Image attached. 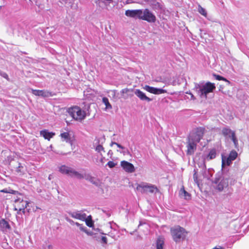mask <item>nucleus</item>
I'll use <instances>...</instances> for the list:
<instances>
[{
    "label": "nucleus",
    "instance_id": "obj_44",
    "mask_svg": "<svg viewBox=\"0 0 249 249\" xmlns=\"http://www.w3.org/2000/svg\"><path fill=\"white\" fill-rule=\"evenodd\" d=\"M188 94H189L190 95H191V99H192V100H195L196 99V98L195 97V96H194V95L191 93H188Z\"/></svg>",
    "mask_w": 249,
    "mask_h": 249
},
{
    "label": "nucleus",
    "instance_id": "obj_48",
    "mask_svg": "<svg viewBox=\"0 0 249 249\" xmlns=\"http://www.w3.org/2000/svg\"><path fill=\"white\" fill-rule=\"evenodd\" d=\"M0 192L3 193H8V192L5 189L2 190L0 191Z\"/></svg>",
    "mask_w": 249,
    "mask_h": 249
},
{
    "label": "nucleus",
    "instance_id": "obj_39",
    "mask_svg": "<svg viewBox=\"0 0 249 249\" xmlns=\"http://www.w3.org/2000/svg\"><path fill=\"white\" fill-rule=\"evenodd\" d=\"M65 219L71 225H73L75 224V222L73 221L72 220H71V219L69 218V217H65Z\"/></svg>",
    "mask_w": 249,
    "mask_h": 249
},
{
    "label": "nucleus",
    "instance_id": "obj_20",
    "mask_svg": "<svg viewBox=\"0 0 249 249\" xmlns=\"http://www.w3.org/2000/svg\"><path fill=\"white\" fill-rule=\"evenodd\" d=\"M40 134L45 139L50 140L51 138H53L55 135L53 132H50L47 130H43L40 131Z\"/></svg>",
    "mask_w": 249,
    "mask_h": 249
},
{
    "label": "nucleus",
    "instance_id": "obj_13",
    "mask_svg": "<svg viewBox=\"0 0 249 249\" xmlns=\"http://www.w3.org/2000/svg\"><path fill=\"white\" fill-rule=\"evenodd\" d=\"M32 93L36 96L49 97L53 96L52 92L45 90L32 89Z\"/></svg>",
    "mask_w": 249,
    "mask_h": 249
},
{
    "label": "nucleus",
    "instance_id": "obj_10",
    "mask_svg": "<svg viewBox=\"0 0 249 249\" xmlns=\"http://www.w3.org/2000/svg\"><path fill=\"white\" fill-rule=\"evenodd\" d=\"M68 213L71 217L81 221L86 220L87 216V214L84 213V210L70 211Z\"/></svg>",
    "mask_w": 249,
    "mask_h": 249
},
{
    "label": "nucleus",
    "instance_id": "obj_7",
    "mask_svg": "<svg viewBox=\"0 0 249 249\" xmlns=\"http://www.w3.org/2000/svg\"><path fill=\"white\" fill-rule=\"evenodd\" d=\"M141 19L147 21L150 23H154L156 21V17L154 14L148 9L142 10V15Z\"/></svg>",
    "mask_w": 249,
    "mask_h": 249
},
{
    "label": "nucleus",
    "instance_id": "obj_14",
    "mask_svg": "<svg viewBox=\"0 0 249 249\" xmlns=\"http://www.w3.org/2000/svg\"><path fill=\"white\" fill-rule=\"evenodd\" d=\"M121 165L123 169L127 173H133L135 171L134 165L128 161L125 160L121 161Z\"/></svg>",
    "mask_w": 249,
    "mask_h": 249
},
{
    "label": "nucleus",
    "instance_id": "obj_52",
    "mask_svg": "<svg viewBox=\"0 0 249 249\" xmlns=\"http://www.w3.org/2000/svg\"><path fill=\"white\" fill-rule=\"evenodd\" d=\"M49 179L50 180L51 179V175L49 176Z\"/></svg>",
    "mask_w": 249,
    "mask_h": 249
},
{
    "label": "nucleus",
    "instance_id": "obj_29",
    "mask_svg": "<svg viewBox=\"0 0 249 249\" xmlns=\"http://www.w3.org/2000/svg\"><path fill=\"white\" fill-rule=\"evenodd\" d=\"M198 11L202 15L205 17H207V13L206 10L204 8L202 7L200 5H198Z\"/></svg>",
    "mask_w": 249,
    "mask_h": 249
},
{
    "label": "nucleus",
    "instance_id": "obj_34",
    "mask_svg": "<svg viewBox=\"0 0 249 249\" xmlns=\"http://www.w3.org/2000/svg\"><path fill=\"white\" fill-rule=\"evenodd\" d=\"M132 90H133L132 89L125 88V89H122V90L121 91V92L124 94L125 93H128L129 92L132 91Z\"/></svg>",
    "mask_w": 249,
    "mask_h": 249
},
{
    "label": "nucleus",
    "instance_id": "obj_4",
    "mask_svg": "<svg viewBox=\"0 0 249 249\" xmlns=\"http://www.w3.org/2000/svg\"><path fill=\"white\" fill-rule=\"evenodd\" d=\"M14 207L16 211H18V213L22 212L23 213H25V209L27 207L29 202L25 199V196L19 194L14 200Z\"/></svg>",
    "mask_w": 249,
    "mask_h": 249
},
{
    "label": "nucleus",
    "instance_id": "obj_31",
    "mask_svg": "<svg viewBox=\"0 0 249 249\" xmlns=\"http://www.w3.org/2000/svg\"><path fill=\"white\" fill-rule=\"evenodd\" d=\"M225 159L226 158L222 157V166H224L225 164H226L227 165H230L231 163V161H232L231 160L229 157L226 159V160L225 161Z\"/></svg>",
    "mask_w": 249,
    "mask_h": 249
},
{
    "label": "nucleus",
    "instance_id": "obj_19",
    "mask_svg": "<svg viewBox=\"0 0 249 249\" xmlns=\"http://www.w3.org/2000/svg\"><path fill=\"white\" fill-rule=\"evenodd\" d=\"M86 180H89L90 181L91 183L93 184H94L95 185L98 186L100 185V180L93 177H91L89 174H86L85 175V178H84Z\"/></svg>",
    "mask_w": 249,
    "mask_h": 249
},
{
    "label": "nucleus",
    "instance_id": "obj_38",
    "mask_svg": "<svg viewBox=\"0 0 249 249\" xmlns=\"http://www.w3.org/2000/svg\"><path fill=\"white\" fill-rule=\"evenodd\" d=\"M107 165L110 167V168H113L116 165V163H115L113 161H109L107 162Z\"/></svg>",
    "mask_w": 249,
    "mask_h": 249
},
{
    "label": "nucleus",
    "instance_id": "obj_15",
    "mask_svg": "<svg viewBox=\"0 0 249 249\" xmlns=\"http://www.w3.org/2000/svg\"><path fill=\"white\" fill-rule=\"evenodd\" d=\"M197 143L193 142H191L190 140H188L187 147V154L188 155H192L194 153L196 149V145Z\"/></svg>",
    "mask_w": 249,
    "mask_h": 249
},
{
    "label": "nucleus",
    "instance_id": "obj_50",
    "mask_svg": "<svg viewBox=\"0 0 249 249\" xmlns=\"http://www.w3.org/2000/svg\"><path fill=\"white\" fill-rule=\"evenodd\" d=\"M80 224H80L78 222H75L74 225H76L77 227H79V226H80Z\"/></svg>",
    "mask_w": 249,
    "mask_h": 249
},
{
    "label": "nucleus",
    "instance_id": "obj_27",
    "mask_svg": "<svg viewBox=\"0 0 249 249\" xmlns=\"http://www.w3.org/2000/svg\"><path fill=\"white\" fill-rule=\"evenodd\" d=\"M180 195L183 196L186 199H189L190 197L189 194L184 190L183 187L180 190Z\"/></svg>",
    "mask_w": 249,
    "mask_h": 249
},
{
    "label": "nucleus",
    "instance_id": "obj_23",
    "mask_svg": "<svg viewBox=\"0 0 249 249\" xmlns=\"http://www.w3.org/2000/svg\"><path fill=\"white\" fill-rule=\"evenodd\" d=\"M164 244V238L161 236L159 237L156 241V249H163Z\"/></svg>",
    "mask_w": 249,
    "mask_h": 249
},
{
    "label": "nucleus",
    "instance_id": "obj_32",
    "mask_svg": "<svg viewBox=\"0 0 249 249\" xmlns=\"http://www.w3.org/2000/svg\"><path fill=\"white\" fill-rule=\"evenodd\" d=\"M16 172L20 174H22L24 173V167L20 163H18V166L16 169Z\"/></svg>",
    "mask_w": 249,
    "mask_h": 249
},
{
    "label": "nucleus",
    "instance_id": "obj_28",
    "mask_svg": "<svg viewBox=\"0 0 249 249\" xmlns=\"http://www.w3.org/2000/svg\"><path fill=\"white\" fill-rule=\"evenodd\" d=\"M84 221L86 222V225L89 227H91L93 226V222L91 220V216H89L88 218L86 217V220H84Z\"/></svg>",
    "mask_w": 249,
    "mask_h": 249
},
{
    "label": "nucleus",
    "instance_id": "obj_25",
    "mask_svg": "<svg viewBox=\"0 0 249 249\" xmlns=\"http://www.w3.org/2000/svg\"><path fill=\"white\" fill-rule=\"evenodd\" d=\"M151 5L154 9H161L162 5L158 1L153 0L151 1Z\"/></svg>",
    "mask_w": 249,
    "mask_h": 249
},
{
    "label": "nucleus",
    "instance_id": "obj_43",
    "mask_svg": "<svg viewBox=\"0 0 249 249\" xmlns=\"http://www.w3.org/2000/svg\"><path fill=\"white\" fill-rule=\"evenodd\" d=\"M116 145L118 147H119V148H121L122 149H125L124 146H122L121 144H119L118 143H116Z\"/></svg>",
    "mask_w": 249,
    "mask_h": 249
},
{
    "label": "nucleus",
    "instance_id": "obj_42",
    "mask_svg": "<svg viewBox=\"0 0 249 249\" xmlns=\"http://www.w3.org/2000/svg\"><path fill=\"white\" fill-rule=\"evenodd\" d=\"M101 240L102 242H103L105 244L107 243V238L105 236H102Z\"/></svg>",
    "mask_w": 249,
    "mask_h": 249
},
{
    "label": "nucleus",
    "instance_id": "obj_41",
    "mask_svg": "<svg viewBox=\"0 0 249 249\" xmlns=\"http://www.w3.org/2000/svg\"><path fill=\"white\" fill-rule=\"evenodd\" d=\"M0 75L6 79H8V76L5 72L0 71Z\"/></svg>",
    "mask_w": 249,
    "mask_h": 249
},
{
    "label": "nucleus",
    "instance_id": "obj_40",
    "mask_svg": "<svg viewBox=\"0 0 249 249\" xmlns=\"http://www.w3.org/2000/svg\"><path fill=\"white\" fill-rule=\"evenodd\" d=\"M193 178H194V181L196 183L198 184V179H197V175L196 172H195V173L194 174Z\"/></svg>",
    "mask_w": 249,
    "mask_h": 249
},
{
    "label": "nucleus",
    "instance_id": "obj_18",
    "mask_svg": "<svg viewBox=\"0 0 249 249\" xmlns=\"http://www.w3.org/2000/svg\"><path fill=\"white\" fill-rule=\"evenodd\" d=\"M86 173H81L78 171H76L73 168H72L71 172L70 174V177L71 178H75L78 179H82L85 178Z\"/></svg>",
    "mask_w": 249,
    "mask_h": 249
},
{
    "label": "nucleus",
    "instance_id": "obj_26",
    "mask_svg": "<svg viewBox=\"0 0 249 249\" xmlns=\"http://www.w3.org/2000/svg\"><path fill=\"white\" fill-rule=\"evenodd\" d=\"M216 153L215 150L212 149L210 151V152L207 156V159H208L209 160L213 159L216 157Z\"/></svg>",
    "mask_w": 249,
    "mask_h": 249
},
{
    "label": "nucleus",
    "instance_id": "obj_16",
    "mask_svg": "<svg viewBox=\"0 0 249 249\" xmlns=\"http://www.w3.org/2000/svg\"><path fill=\"white\" fill-rule=\"evenodd\" d=\"M62 141L66 142L67 143L72 144V139L71 135L69 132H64L61 133L60 135Z\"/></svg>",
    "mask_w": 249,
    "mask_h": 249
},
{
    "label": "nucleus",
    "instance_id": "obj_53",
    "mask_svg": "<svg viewBox=\"0 0 249 249\" xmlns=\"http://www.w3.org/2000/svg\"><path fill=\"white\" fill-rule=\"evenodd\" d=\"M1 6H0V10L1 9Z\"/></svg>",
    "mask_w": 249,
    "mask_h": 249
},
{
    "label": "nucleus",
    "instance_id": "obj_1",
    "mask_svg": "<svg viewBox=\"0 0 249 249\" xmlns=\"http://www.w3.org/2000/svg\"><path fill=\"white\" fill-rule=\"evenodd\" d=\"M196 90L201 98L205 99L207 97V94L212 92L215 89L214 84L208 82L204 85H197L196 86Z\"/></svg>",
    "mask_w": 249,
    "mask_h": 249
},
{
    "label": "nucleus",
    "instance_id": "obj_11",
    "mask_svg": "<svg viewBox=\"0 0 249 249\" xmlns=\"http://www.w3.org/2000/svg\"><path fill=\"white\" fill-rule=\"evenodd\" d=\"M125 15L128 17L141 19V17L142 15V9L127 10L125 11Z\"/></svg>",
    "mask_w": 249,
    "mask_h": 249
},
{
    "label": "nucleus",
    "instance_id": "obj_3",
    "mask_svg": "<svg viewBox=\"0 0 249 249\" xmlns=\"http://www.w3.org/2000/svg\"><path fill=\"white\" fill-rule=\"evenodd\" d=\"M68 112L74 120L78 122H81L84 120L87 116L86 111L78 106H74L70 108Z\"/></svg>",
    "mask_w": 249,
    "mask_h": 249
},
{
    "label": "nucleus",
    "instance_id": "obj_35",
    "mask_svg": "<svg viewBox=\"0 0 249 249\" xmlns=\"http://www.w3.org/2000/svg\"><path fill=\"white\" fill-rule=\"evenodd\" d=\"M73 1L74 0H59L60 2L62 4H71Z\"/></svg>",
    "mask_w": 249,
    "mask_h": 249
},
{
    "label": "nucleus",
    "instance_id": "obj_9",
    "mask_svg": "<svg viewBox=\"0 0 249 249\" xmlns=\"http://www.w3.org/2000/svg\"><path fill=\"white\" fill-rule=\"evenodd\" d=\"M214 183L217 184L216 189L219 191H222L228 186V178L225 177L216 178Z\"/></svg>",
    "mask_w": 249,
    "mask_h": 249
},
{
    "label": "nucleus",
    "instance_id": "obj_5",
    "mask_svg": "<svg viewBox=\"0 0 249 249\" xmlns=\"http://www.w3.org/2000/svg\"><path fill=\"white\" fill-rule=\"evenodd\" d=\"M205 130L204 127L196 128L190 133L188 137V140L196 143H198L203 136Z\"/></svg>",
    "mask_w": 249,
    "mask_h": 249
},
{
    "label": "nucleus",
    "instance_id": "obj_37",
    "mask_svg": "<svg viewBox=\"0 0 249 249\" xmlns=\"http://www.w3.org/2000/svg\"><path fill=\"white\" fill-rule=\"evenodd\" d=\"M213 75L216 80L227 81V80L225 78H224L220 75H216V74H214Z\"/></svg>",
    "mask_w": 249,
    "mask_h": 249
},
{
    "label": "nucleus",
    "instance_id": "obj_30",
    "mask_svg": "<svg viewBox=\"0 0 249 249\" xmlns=\"http://www.w3.org/2000/svg\"><path fill=\"white\" fill-rule=\"evenodd\" d=\"M237 157V153L235 151L232 150L230 153L228 157L232 160H234Z\"/></svg>",
    "mask_w": 249,
    "mask_h": 249
},
{
    "label": "nucleus",
    "instance_id": "obj_49",
    "mask_svg": "<svg viewBox=\"0 0 249 249\" xmlns=\"http://www.w3.org/2000/svg\"><path fill=\"white\" fill-rule=\"evenodd\" d=\"M213 249H224L221 247H219L218 248L215 247V248H213Z\"/></svg>",
    "mask_w": 249,
    "mask_h": 249
},
{
    "label": "nucleus",
    "instance_id": "obj_22",
    "mask_svg": "<svg viewBox=\"0 0 249 249\" xmlns=\"http://www.w3.org/2000/svg\"><path fill=\"white\" fill-rule=\"evenodd\" d=\"M0 228L1 231H5L10 228V226L7 221L4 219H2L0 221Z\"/></svg>",
    "mask_w": 249,
    "mask_h": 249
},
{
    "label": "nucleus",
    "instance_id": "obj_8",
    "mask_svg": "<svg viewBox=\"0 0 249 249\" xmlns=\"http://www.w3.org/2000/svg\"><path fill=\"white\" fill-rule=\"evenodd\" d=\"M222 134L227 138L231 139L235 147H237L238 145V140L236 137L235 132L231 130L228 127L223 128L222 130Z\"/></svg>",
    "mask_w": 249,
    "mask_h": 249
},
{
    "label": "nucleus",
    "instance_id": "obj_51",
    "mask_svg": "<svg viewBox=\"0 0 249 249\" xmlns=\"http://www.w3.org/2000/svg\"><path fill=\"white\" fill-rule=\"evenodd\" d=\"M112 93H113V96H115V92H116V90H112Z\"/></svg>",
    "mask_w": 249,
    "mask_h": 249
},
{
    "label": "nucleus",
    "instance_id": "obj_45",
    "mask_svg": "<svg viewBox=\"0 0 249 249\" xmlns=\"http://www.w3.org/2000/svg\"><path fill=\"white\" fill-rule=\"evenodd\" d=\"M123 154H128L129 153L128 150L127 149H126V150L124 151V152H123Z\"/></svg>",
    "mask_w": 249,
    "mask_h": 249
},
{
    "label": "nucleus",
    "instance_id": "obj_6",
    "mask_svg": "<svg viewBox=\"0 0 249 249\" xmlns=\"http://www.w3.org/2000/svg\"><path fill=\"white\" fill-rule=\"evenodd\" d=\"M136 185V190L142 194L153 193L157 189L156 187L154 185L146 182H141Z\"/></svg>",
    "mask_w": 249,
    "mask_h": 249
},
{
    "label": "nucleus",
    "instance_id": "obj_17",
    "mask_svg": "<svg viewBox=\"0 0 249 249\" xmlns=\"http://www.w3.org/2000/svg\"><path fill=\"white\" fill-rule=\"evenodd\" d=\"M134 93L135 95L137 97H138L141 100H145L147 102H150L152 101V99L146 96L144 93H143L139 89H136L135 90Z\"/></svg>",
    "mask_w": 249,
    "mask_h": 249
},
{
    "label": "nucleus",
    "instance_id": "obj_36",
    "mask_svg": "<svg viewBox=\"0 0 249 249\" xmlns=\"http://www.w3.org/2000/svg\"><path fill=\"white\" fill-rule=\"evenodd\" d=\"M80 230L87 233H88L87 228L84 227L82 224H80V226L78 227Z\"/></svg>",
    "mask_w": 249,
    "mask_h": 249
},
{
    "label": "nucleus",
    "instance_id": "obj_12",
    "mask_svg": "<svg viewBox=\"0 0 249 249\" xmlns=\"http://www.w3.org/2000/svg\"><path fill=\"white\" fill-rule=\"evenodd\" d=\"M143 88L149 92L155 94H161L167 92V91L165 89L150 87L148 85H145Z\"/></svg>",
    "mask_w": 249,
    "mask_h": 249
},
{
    "label": "nucleus",
    "instance_id": "obj_46",
    "mask_svg": "<svg viewBox=\"0 0 249 249\" xmlns=\"http://www.w3.org/2000/svg\"><path fill=\"white\" fill-rule=\"evenodd\" d=\"M107 154L108 155H112L113 154L112 151L111 150H109V151L108 152Z\"/></svg>",
    "mask_w": 249,
    "mask_h": 249
},
{
    "label": "nucleus",
    "instance_id": "obj_21",
    "mask_svg": "<svg viewBox=\"0 0 249 249\" xmlns=\"http://www.w3.org/2000/svg\"><path fill=\"white\" fill-rule=\"evenodd\" d=\"M71 169V167L63 165L59 167V171L63 174L70 176Z\"/></svg>",
    "mask_w": 249,
    "mask_h": 249
},
{
    "label": "nucleus",
    "instance_id": "obj_47",
    "mask_svg": "<svg viewBox=\"0 0 249 249\" xmlns=\"http://www.w3.org/2000/svg\"><path fill=\"white\" fill-rule=\"evenodd\" d=\"M116 143H117V142H111V143H110V146H112L113 145H116Z\"/></svg>",
    "mask_w": 249,
    "mask_h": 249
},
{
    "label": "nucleus",
    "instance_id": "obj_33",
    "mask_svg": "<svg viewBox=\"0 0 249 249\" xmlns=\"http://www.w3.org/2000/svg\"><path fill=\"white\" fill-rule=\"evenodd\" d=\"M95 150L98 152H100L101 151H103L105 152L104 148L102 146V145L100 144H98L95 148Z\"/></svg>",
    "mask_w": 249,
    "mask_h": 249
},
{
    "label": "nucleus",
    "instance_id": "obj_24",
    "mask_svg": "<svg viewBox=\"0 0 249 249\" xmlns=\"http://www.w3.org/2000/svg\"><path fill=\"white\" fill-rule=\"evenodd\" d=\"M102 102L106 106V108H105L106 110H107V109H112V106L109 103L108 99L107 97H103L102 98Z\"/></svg>",
    "mask_w": 249,
    "mask_h": 249
},
{
    "label": "nucleus",
    "instance_id": "obj_2",
    "mask_svg": "<svg viewBox=\"0 0 249 249\" xmlns=\"http://www.w3.org/2000/svg\"><path fill=\"white\" fill-rule=\"evenodd\" d=\"M170 231L172 238L176 243L184 240L186 236L187 232L185 230L179 226L172 228Z\"/></svg>",
    "mask_w": 249,
    "mask_h": 249
}]
</instances>
